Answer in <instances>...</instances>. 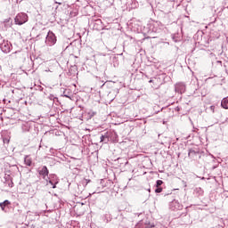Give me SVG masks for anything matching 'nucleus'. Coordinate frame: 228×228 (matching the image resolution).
<instances>
[{"instance_id": "obj_5", "label": "nucleus", "mask_w": 228, "mask_h": 228, "mask_svg": "<svg viewBox=\"0 0 228 228\" xmlns=\"http://www.w3.org/2000/svg\"><path fill=\"white\" fill-rule=\"evenodd\" d=\"M10 201L5 200L4 202L0 203V208L3 211H4V208H6V206H10Z\"/></svg>"}, {"instance_id": "obj_2", "label": "nucleus", "mask_w": 228, "mask_h": 228, "mask_svg": "<svg viewBox=\"0 0 228 228\" xmlns=\"http://www.w3.org/2000/svg\"><path fill=\"white\" fill-rule=\"evenodd\" d=\"M46 42L49 44V45H54L56 44V36L52 31L48 32V35L46 37Z\"/></svg>"}, {"instance_id": "obj_12", "label": "nucleus", "mask_w": 228, "mask_h": 228, "mask_svg": "<svg viewBox=\"0 0 228 228\" xmlns=\"http://www.w3.org/2000/svg\"><path fill=\"white\" fill-rule=\"evenodd\" d=\"M106 138V136L105 135H102L101 136V142H104V139Z\"/></svg>"}, {"instance_id": "obj_11", "label": "nucleus", "mask_w": 228, "mask_h": 228, "mask_svg": "<svg viewBox=\"0 0 228 228\" xmlns=\"http://www.w3.org/2000/svg\"><path fill=\"white\" fill-rule=\"evenodd\" d=\"M4 143H10V139H4Z\"/></svg>"}, {"instance_id": "obj_3", "label": "nucleus", "mask_w": 228, "mask_h": 228, "mask_svg": "<svg viewBox=\"0 0 228 228\" xmlns=\"http://www.w3.org/2000/svg\"><path fill=\"white\" fill-rule=\"evenodd\" d=\"M37 172L43 179H46L49 175V169L45 166L39 167Z\"/></svg>"}, {"instance_id": "obj_1", "label": "nucleus", "mask_w": 228, "mask_h": 228, "mask_svg": "<svg viewBox=\"0 0 228 228\" xmlns=\"http://www.w3.org/2000/svg\"><path fill=\"white\" fill-rule=\"evenodd\" d=\"M28 14L21 12L16 15L14 18V22L18 26H22V24H26V22H28Z\"/></svg>"}, {"instance_id": "obj_9", "label": "nucleus", "mask_w": 228, "mask_h": 228, "mask_svg": "<svg viewBox=\"0 0 228 228\" xmlns=\"http://www.w3.org/2000/svg\"><path fill=\"white\" fill-rule=\"evenodd\" d=\"M161 184H163V182L161 180H158L156 187L159 188L161 186Z\"/></svg>"}, {"instance_id": "obj_7", "label": "nucleus", "mask_w": 228, "mask_h": 228, "mask_svg": "<svg viewBox=\"0 0 228 228\" xmlns=\"http://www.w3.org/2000/svg\"><path fill=\"white\" fill-rule=\"evenodd\" d=\"M47 184L48 185L51 184L52 188L54 189L56 188V184H58V181H56L55 183H53V181L50 180Z\"/></svg>"}, {"instance_id": "obj_10", "label": "nucleus", "mask_w": 228, "mask_h": 228, "mask_svg": "<svg viewBox=\"0 0 228 228\" xmlns=\"http://www.w3.org/2000/svg\"><path fill=\"white\" fill-rule=\"evenodd\" d=\"M4 53H10V47L4 48L2 46Z\"/></svg>"}, {"instance_id": "obj_13", "label": "nucleus", "mask_w": 228, "mask_h": 228, "mask_svg": "<svg viewBox=\"0 0 228 228\" xmlns=\"http://www.w3.org/2000/svg\"><path fill=\"white\" fill-rule=\"evenodd\" d=\"M210 110L215 112V106H210Z\"/></svg>"}, {"instance_id": "obj_6", "label": "nucleus", "mask_w": 228, "mask_h": 228, "mask_svg": "<svg viewBox=\"0 0 228 228\" xmlns=\"http://www.w3.org/2000/svg\"><path fill=\"white\" fill-rule=\"evenodd\" d=\"M31 163H32V160L29 157H26L25 158V164L28 166V167H31Z\"/></svg>"}, {"instance_id": "obj_4", "label": "nucleus", "mask_w": 228, "mask_h": 228, "mask_svg": "<svg viewBox=\"0 0 228 228\" xmlns=\"http://www.w3.org/2000/svg\"><path fill=\"white\" fill-rule=\"evenodd\" d=\"M221 106L222 108H224V110H228V97L224 98L221 102Z\"/></svg>"}, {"instance_id": "obj_8", "label": "nucleus", "mask_w": 228, "mask_h": 228, "mask_svg": "<svg viewBox=\"0 0 228 228\" xmlns=\"http://www.w3.org/2000/svg\"><path fill=\"white\" fill-rule=\"evenodd\" d=\"M161 191H163V188L161 187H157V189L155 190V193H161Z\"/></svg>"}]
</instances>
